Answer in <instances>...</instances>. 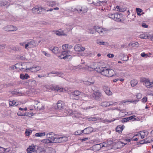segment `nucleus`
<instances>
[{
    "label": "nucleus",
    "instance_id": "f257e3e1",
    "mask_svg": "<svg viewBox=\"0 0 153 153\" xmlns=\"http://www.w3.org/2000/svg\"><path fill=\"white\" fill-rule=\"evenodd\" d=\"M97 71L101 73L102 75L107 77H112L115 75V73L113 70L108 68L106 67H100Z\"/></svg>",
    "mask_w": 153,
    "mask_h": 153
},
{
    "label": "nucleus",
    "instance_id": "f03ea898",
    "mask_svg": "<svg viewBox=\"0 0 153 153\" xmlns=\"http://www.w3.org/2000/svg\"><path fill=\"white\" fill-rule=\"evenodd\" d=\"M140 82L143 83V85L148 88H153V80L151 81L149 78L142 77L140 78Z\"/></svg>",
    "mask_w": 153,
    "mask_h": 153
},
{
    "label": "nucleus",
    "instance_id": "7ed1b4c3",
    "mask_svg": "<svg viewBox=\"0 0 153 153\" xmlns=\"http://www.w3.org/2000/svg\"><path fill=\"white\" fill-rule=\"evenodd\" d=\"M30 104L31 105H33L34 108L36 107L37 109L39 111L43 110L45 108L44 106L42 103L36 100L30 101Z\"/></svg>",
    "mask_w": 153,
    "mask_h": 153
},
{
    "label": "nucleus",
    "instance_id": "20e7f679",
    "mask_svg": "<svg viewBox=\"0 0 153 153\" xmlns=\"http://www.w3.org/2000/svg\"><path fill=\"white\" fill-rule=\"evenodd\" d=\"M82 97H85V94L79 91H75L72 93L71 97L73 100H78Z\"/></svg>",
    "mask_w": 153,
    "mask_h": 153
},
{
    "label": "nucleus",
    "instance_id": "39448f33",
    "mask_svg": "<svg viewBox=\"0 0 153 153\" xmlns=\"http://www.w3.org/2000/svg\"><path fill=\"white\" fill-rule=\"evenodd\" d=\"M70 53L69 51H62L61 54L58 56L61 59H70L72 58L71 56L69 55Z\"/></svg>",
    "mask_w": 153,
    "mask_h": 153
},
{
    "label": "nucleus",
    "instance_id": "423d86ee",
    "mask_svg": "<svg viewBox=\"0 0 153 153\" xmlns=\"http://www.w3.org/2000/svg\"><path fill=\"white\" fill-rule=\"evenodd\" d=\"M40 153H55V150L51 147H44L40 149Z\"/></svg>",
    "mask_w": 153,
    "mask_h": 153
},
{
    "label": "nucleus",
    "instance_id": "0eeeda50",
    "mask_svg": "<svg viewBox=\"0 0 153 153\" xmlns=\"http://www.w3.org/2000/svg\"><path fill=\"white\" fill-rule=\"evenodd\" d=\"M117 102H113V101H104L102 102L100 105L104 107L109 106L111 105L116 106L118 104Z\"/></svg>",
    "mask_w": 153,
    "mask_h": 153
},
{
    "label": "nucleus",
    "instance_id": "6e6552de",
    "mask_svg": "<svg viewBox=\"0 0 153 153\" xmlns=\"http://www.w3.org/2000/svg\"><path fill=\"white\" fill-rule=\"evenodd\" d=\"M94 29L100 35H103L108 31V29L106 28H103L98 26H95Z\"/></svg>",
    "mask_w": 153,
    "mask_h": 153
},
{
    "label": "nucleus",
    "instance_id": "1a4fd4ad",
    "mask_svg": "<svg viewBox=\"0 0 153 153\" xmlns=\"http://www.w3.org/2000/svg\"><path fill=\"white\" fill-rule=\"evenodd\" d=\"M3 29L7 31H14L17 30V28L11 25H7L4 27Z\"/></svg>",
    "mask_w": 153,
    "mask_h": 153
},
{
    "label": "nucleus",
    "instance_id": "9d476101",
    "mask_svg": "<svg viewBox=\"0 0 153 153\" xmlns=\"http://www.w3.org/2000/svg\"><path fill=\"white\" fill-rule=\"evenodd\" d=\"M149 134V132L147 131H140L137 133V134L134 135V137L136 136H140L141 139H143L145 137L147 136Z\"/></svg>",
    "mask_w": 153,
    "mask_h": 153
},
{
    "label": "nucleus",
    "instance_id": "9b49d317",
    "mask_svg": "<svg viewBox=\"0 0 153 153\" xmlns=\"http://www.w3.org/2000/svg\"><path fill=\"white\" fill-rule=\"evenodd\" d=\"M113 143L111 140H109L105 142H104L102 143V147H106L111 148L113 146Z\"/></svg>",
    "mask_w": 153,
    "mask_h": 153
},
{
    "label": "nucleus",
    "instance_id": "f8f14e48",
    "mask_svg": "<svg viewBox=\"0 0 153 153\" xmlns=\"http://www.w3.org/2000/svg\"><path fill=\"white\" fill-rule=\"evenodd\" d=\"M44 10H45V9L42 7H34L32 10V12L33 13L36 14H40L42 11Z\"/></svg>",
    "mask_w": 153,
    "mask_h": 153
},
{
    "label": "nucleus",
    "instance_id": "ddd939ff",
    "mask_svg": "<svg viewBox=\"0 0 153 153\" xmlns=\"http://www.w3.org/2000/svg\"><path fill=\"white\" fill-rule=\"evenodd\" d=\"M64 106V104L63 102L61 100H59L55 105V108L56 109L61 110L63 109Z\"/></svg>",
    "mask_w": 153,
    "mask_h": 153
},
{
    "label": "nucleus",
    "instance_id": "4468645a",
    "mask_svg": "<svg viewBox=\"0 0 153 153\" xmlns=\"http://www.w3.org/2000/svg\"><path fill=\"white\" fill-rule=\"evenodd\" d=\"M27 63H18L17 64H20V65H19V68H17L18 69L22 71H25L26 70H27L28 68H27V67L26 66V64Z\"/></svg>",
    "mask_w": 153,
    "mask_h": 153
},
{
    "label": "nucleus",
    "instance_id": "2eb2a0df",
    "mask_svg": "<svg viewBox=\"0 0 153 153\" xmlns=\"http://www.w3.org/2000/svg\"><path fill=\"white\" fill-rule=\"evenodd\" d=\"M50 89L52 90H55L58 91L62 92L63 91V88L58 86L51 85L50 86Z\"/></svg>",
    "mask_w": 153,
    "mask_h": 153
},
{
    "label": "nucleus",
    "instance_id": "dca6fc26",
    "mask_svg": "<svg viewBox=\"0 0 153 153\" xmlns=\"http://www.w3.org/2000/svg\"><path fill=\"white\" fill-rule=\"evenodd\" d=\"M68 140V138L66 137H56V143H62L67 141Z\"/></svg>",
    "mask_w": 153,
    "mask_h": 153
},
{
    "label": "nucleus",
    "instance_id": "f3484780",
    "mask_svg": "<svg viewBox=\"0 0 153 153\" xmlns=\"http://www.w3.org/2000/svg\"><path fill=\"white\" fill-rule=\"evenodd\" d=\"M102 143L94 145L92 147V149L94 151H97L100 150L101 148H103L102 145Z\"/></svg>",
    "mask_w": 153,
    "mask_h": 153
},
{
    "label": "nucleus",
    "instance_id": "a211bd4d",
    "mask_svg": "<svg viewBox=\"0 0 153 153\" xmlns=\"http://www.w3.org/2000/svg\"><path fill=\"white\" fill-rule=\"evenodd\" d=\"M78 8L79 9V10L75 8L74 10H72V11L74 12L75 11H77L78 13L82 12V13H85L87 12L88 10L87 8L86 7H81V8L78 7Z\"/></svg>",
    "mask_w": 153,
    "mask_h": 153
},
{
    "label": "nucleus",
    "instance_id": "6ab92c4d",
    "mask_svg": "<svg viewBox=\"0 0 153 153\" xmlns=\"http://www.w3.org/2000/svg\"><path fill=\"white\" fill-rule=\"evenodd\" d=\"M74 49L77 51H82L85 50V48L82 47L81 45L78 44L75 46Z\"/></svg>",
    "mask_w": 153,
    "mask_h": 153
},
{
    "label": "nucleus",
    "instance_id": "aec40b11",
    "mask_svg": "<svg viewBox=\"0 0 153 153\" xmlns=\"http://www.w3.org/2000/svg\"><path fill=\"white\" fill-rule=\"evenodd\" d=\"M41 67L40 66H34L31 67L30 68H29V71L32 72H35L41 70Z\"/></svg>",
    "mask_w": 153,
    "mask_h": 153
},
{
    "label": "nucleus",
    "instance_id": "412c9836",
    "mask_svg": "<svg viewBox=\"0 0 153 153\" xmlns=\"http://www.w3.org/2000/svg\"><path fill=\"white\" fill-rule=\"evenodd\" d=\"M101 93L99 91L94 92L93 94V97L94 99L97 100L101 96Z\"/></svg>",
    "mask_w": 153,
    "mask_h": 153
},
{
    "label": "nucleus",
    "instance_id": "4be33fe9",
    "mask_svg": "<svg viewBox=\"0 0 153 153\" xmlns=\"http://www.w3.org/2000/svg\"><path fill=\"white\" fill-rule=\"evenodd\" d=\"M93 130L91 127L87 128L83 130V133L85 134H88L91 133Z\"/></svg>",
    "mask_w": 153,
    "mask_h": 153
},
{
    "label": "nucleus",
    "instance_id": "5701e85b",
    "mask_svg": "<svg viewBox=\"0 0 153 153\" xmlns=\"http://www.w3.org/2000/svg\"><path fill=\"white\" fill-rule=\"evenodd\" d=\"M122 17V15L121 14L115 13L114 20L117 22H120Z\"/></svg>",
    "mask_w": 153,
    "mask_h": 153
},
{
    "label": "nucleus",
    "instance_id": "b1692460",
    "mask_svg": "<svg viewBox=\"0 0 153 153\" xmlns=\"http://www.w3.org/2000/svg\"><path fill=\"white\" fill-rule=\"evenodd\" d=\"M36 146L34 144L29 146V153L35 152L37 150V148L36 147Z\"/></svg>",
    "mask_w": 153,
    "mask_h": 153
},
{
    "label": "nucleus",
    "instance_id": "393cba45",
    "mask_svg": "<svg viewBox=\"0 0 153 153\" xmlns=\"http://www.w3.org/2000/svg\"><path fill=\"white\" fill-rule=\"evenodd\" d=\"M65 111L66 113H67L68 115H71L72 114H73L76 117H79V114L76 112H74L73 113H71L72 111L71 110H69L68 111L67 110H65Z\"/></svg>",
    "mask_w": 153,
    "mask_h": 153
},
{
    "label": "nucleus",
    "instance_id": "a878e982",
    "mask_svg": "<svg viewBox=\"0 0 153 153\" xmlns=\"http://www.w3.org/2000/svg\"><path fill=\"white\" fill-rule=\"evenodd\" d=\"M48 49L55 54H57L59 52V48L57 47H54L53 48L50 47Z\"/></svg>",
    "mask_w": 153,
    "mask_h": 153
},
{
    "label": "nucleus",
    "instance_id": "bb28decb",
    "mask_svg": "<svg viewBox=\"0 0 153 153\" xmlns=\"http://www.w3.org/2000/svg\"><path fill=\"white\" fill-rule=\"evenodd\" d=\"M126 144L124 143H123L120 141H118L114 145L116 146V148L119 149L123 147Z\"/></svg>",
    "mask_w": 153,
    "mask_h": 153
},
{
    "label": "nucleus",
    "instance_id": "cd10ccee",
    "mask_svg": "<svg viewBox=\"0 0 153 153\" xmlns=\"http://www.w3.org/2000/svg\"><path fill=\"white\" fill-rule=\"evenodd\" d=\"M73 46L67 44L63 45L62 46V48L65 51H66L67 49H71L72 48Z\"/></svg>",
    "mask_w": 153,
    "mask_h": 153
},
{
    "label": "nucleus",
    "instance_id": "c85d7f7f",
    "mask_svg": "<svg viewBox=\"0 0 153 153\" xmlns=\"http://www.w3.org/2000/svg\"><path fill=\"white\" fill-rule=\"evenodd\" d=\"M39 43L33 40H31L29 42V45L32 46V47H36L38 45Z\"/></svg>",
    "mask_w": 153,
    "mask_h": 153
},
{
    "label": "nucleus",
    "instance_id": "c756f323",
    "mask_svg": "<svg viewBox=\"0 0 153 153\" xmlns=\"http://www.w3.org/2000/svg\"><path fill=\"white\" fill-rule=\"evenodd\" d=\"M55 33L57 35L59 36H66V34L63 31L59 30L56 31Z\"/></svg>",
    "mask_w": 153,
    "mask_h": 153
},
{
    "label": "nucleus",
    "instance_id": "7c9ffc66",
    "mask_svg": "<svg viewBox=\"0 0 153 153\" xmlns=\"http://www.w3.org/2000/svg\"><path fill=\"white\" fill-rule=\"evenodd\" d=\"M48 5L50 7H53L56 5L58 6L59 4L57 3L55 1H51L48 2Z\"/></svg>",
    "mask_w": 153,
    "mask_h": 153
},
{
    "label": "nucleus",
    "instance_id": "2f4dec72",
    "mask_svg": "<svg viewBox=\"0 0 153 153\" xmlns=\"http://www.w3.org/2000/svg\"><path fill=\"white\" fill-rule=\"evenodd\" d=\"M124 127L123 126H117L116 128V132L119 133H121Z\"/></svg>",
    "mask_w": 153,
    "mask_h": 153
},
{
    "label": "nucleus",
    "instance_id": "473e14b6",
    "mask_svg": "<svg viewBox=\"0 0 153 153\" xmlns=\"http://www.w3.org/2000/svg\"><path fill=\"white\" fill-rule=\"evenodd\" d=\"M19 65H20V64H16L14 65H13L11 66H10L9 68L10 70H13L16 69H18L17 68H19Z\"/></svg>",
    "mask_w": 153,
    "mask_h": 153
},
{
    "label": "nucleus",
    "instance_id": "72a5a7b5",
    "mask_svg": "<svg viewBox=\"0 0 153 153\" xmlns=\"http://www.w3.org/2000/svg\"><path fill=\"white\" fill-rule=\"evenodd\" d=\"M49 140L50 141L51 143H56V137H53L52 136L50 137H48Z\"/></svg>",
    "mask_w": 153,
    "mask_h": 153
},
{
    "label": "nucleus",
    "instance_id": "f704fd0d",
    "mask_svg": "<svg viewBox=\"0 0 153 153\" xmlns=\"http://www.w3.org/2000/svg\"><path fill=\"white\" fill-rule=\"evenodd\" d=\"M83 69L88 70L90 71H91L94 69V68H93L91 65L90 66L85 65V67H83L82 68Z\"/></svg>",
    "mask_w": 153,
    "mask_h": 153
},
{
    "label": "nucleus",
    "instance_id": "c9c22d12",
    "mask_svg": "<svg viewBox=\"0 0 153 153\" xmlns=\"http://www.w3.org/2000/svg\"><path fill=\"white\" fill-rule=\"evenodd\" d=\"M20 77L22 79H27L29 77V76L27 74H26L25 75L23 74H21L20 75Z\"/></svg>",
    "mask_w": 153,
    "mask_h": 153
},
{
    "label": "nucleus",
    "instance_id": "e433bc0d",
    "mask_svg": "<svg viewBox=\"0 0 153 153\" xmlns=\"http://www.w3.org/2000/svg\"><path fill=\"white\" fill-rule=\"evenodd\" d=\"M29 82H30L31 86L32 87L34 88L36 85V82L35 80H29Z\"/></svg>",
    "mask_w": 153,
    "mask_h": 153
},
{
    "label": "nucleus",
    "instance_id": "4c0bfd02",
    "mask_svg": "<svg viewBox=\"0 0 153 153\" xmlns=\"http://www.w3.org/2000/svg\"><path fill=\"white\" fill-rule=\"evenodd\" d=\"M137 81L136 80L133 79L131 81V85L132 87H134L137 85Z\"/></svg>",
    "mask_w": 153,
    "mask_h": 153
},
{
    "label": "nucleus",
    "instance_id": "58836bf2",
    "mask_svg": "<svg viewBox=\"0 0 153 153\" xmlns=\"http://www.w3.org/2000/svg\"><path fill=\"white\" fill-rule=\"evenodd\" d=\"M45 135V132H39L35 134L36 137H43Z\"/></svg>",
    "mask_w": 153,
    "mask_h": 153
},
{
    "label": "nucleus",
    "instance_id": "ea45409f",
    "mask_svg": "<svg viewBox=\"0 0 153 153\" xmlns=\"http://www.w3.org/2000/svg\"><path fill=\"white\" fill-rule=\"evenodd\" d=\"M49 139L48 138L42 140L41 142L44 144V145H45L48 143H51Z\"/></svg>",
    "mask_w": 153,
    "mask_h": 153
},
{
    "label": "nucleus",
    "instance_id": "a19ab883",
    "mask_svg": "<svg viewBox=\"0 0 153 153\" xmlns=\"http://www.w3.org/2000/svg\"><path fill=\"white\" fill-rule=\"evenodd\" d=\"M94 83V80L92 79H89V81H86L85 82V84L88 85H90L91 84H93Z\"/></svg>",
    "mask_w": 153,
    "mask_h": 153
},
{
    "label": "nucleus",
    "instance_id": "79ce46f5",
    "mask_svg": "<svg viewBox=\"0 0 153 153\" xmlns=\"http://www.w3.org/2000/svg\"><path fill=\"white\" fill-rule=\"evenodd\" d=\"M89 121H95L99 120V118L95 117H93L88 118Z\"/></svg>",
    "mask_w": 153,
    "mask_h": 153
},
{
    "label": "nucleus",
    "instance_id": "37998d69",
    "mask_svg": "<svg viewBox=\"0 0 153 153\" xmlns=\"http://www.w3.org/2000/svg\"><path fill=\"white\" fill-rule=\"evenodd\" d=\"M10 106H16L18 104H16V102L15 101L13 100V101H10L9 102Z\"/></svg>",
    "mask_w": 153,
    "mask_h": 153
},
{
    "label": "nucleus",
    "instance_id": "c03bdc74",
    "mask_svg": "<svg viewBox=\"0 0 153 153\" xmlns=\"http://www.w3.org/2000/svg\"><path fill=\"white\" fill-rule=\"evenodd\" d=\"M139 36L140 38L143 39H146L147 38L149 37V36L147 34H145L143 33L140 34Z\"/></svg>",
    "mask_w": 153,
    "mask_h": 153
},
{
    "label": "nucleus",
    "instance_id": "a18cd8bd",
    "mask_svg": "<svg viewBox=\"0 0 153 153\" xmlns=\"http://www.w3.org/2000/svg\"><path fill=\"white\" fill-rule=\"evenodd\" d=\"M7 4V2L6 1L3 0H0V6L3 5L5 6Z\"/></svg>",
    "mask_w": 153,
    "mask_h": 153
},
{
    "label": "nucleus",
    "instance_id": "49530a36",
    "mask_svg": "<svg viewBox=\"0 0 153 153\" xmlns=\"http://www.w3.org/2000/svg\"><path fill=\"white\" fill-rule=\"evenodd\" d=\"M136 10L137 15H140V13L142 12V10L140 8H136Z\"/></svg>",
    "mask_w": 153,
    "mask_h": 153
},
{
    "label": "nucleus",
    "instance_id": "de8ad7c7",
    "mask_svg": "<svg viewBox=\"0 0 153 153\" xmlns=\"http://www.w3.org/2000/svg\"><path fill=\"white\" fill-rule=\"evenodd\" d=\"M108 16L109 18L114 20V17H115V13H109L108 14Z\"/></svg>",
    "mask_w": 153,
    "mask_h": 153
},
{
    "label": "nucleus",
    "instance_id": "09e8293b",
    "mask_svg": "<svg viewBox=\"0 0 153 153\" xmlns=\"http://www.w3.org/2000/svg\"><path fill=\"white\" fill-rule=\"evenodd\" d=\"M83 133V130H79L74 132V134L75 135H78Z\"/></svg>",
    "mask_w": 153,
    "mask_h": 153
},
{
    "label": "nucleus",
    "instance_id": "8fccbe9b",
    "mask_svg": "<svg viewBox=\"0 0 153 153\" xmlns=\"http://www.w3.org/2000/svg\"><path fill=\"white\" fill-rule=\"evenodd\" d=\"M105 92L106 94L109 96L111 95L112 94V93L110 90V89L108 90H106Z\"/></svg>",
    "mask_w": 153,
    "mask_h": 153
},
{
    "label": "nucleus",
    "instance_id": "3c124183",
    "mask_svg": "<svg viewBox=\"0 0 153 153\" xmlns=\"http://www.w3.org/2000/svg\"><path fill=\"white\" fill-rule=\"evenodd\" d=\"M97 44L100 45H104L105 44V42L103 41H101L99 40H97Z\"/></svg>",
    "mask_w": 153,
    "mask_h": 153
},
{
    "label": "nucleus",
    "instance_id": "603ef678",
    "mask_svg": "<svg viewBox=\"0 0 153 153\" xmlns=\"http://www.w3.org/2000/svg\"><path fill=\"white\" fill-rule=\"evenodd\" d=\"M138 100H136L135 101H126V100H123L122 101V102H121V103H126L127 102H130L131 103V102H137L138 101Z\"/></svg>",
    "mask_w": 153,
    "mask_h": 153
},
{
    "label": "nucleus",
    "instance_id": "864d4df0",
    "mask_svg": "<svg viewBox=\"0 0 153 153\" xmlns=\"http://www.w3.org/2000/svg\"><path fill=\"white\" fill-rule=\"evenodd\" d=\"M42 53L45 56H46L47 57H50L51 56V55L47 53L45 51H42Z\"/></svg>",
    "mask_w": 153,
    "mask_h": 153
},
{
    "label": "nucleus",
    "instance_id": "5fc2aeb1",
    "mask_svg": "<svg viewBox=\"0 0 153 153\" xmlns=\"http://www.w3.org/2000/svg\"><path fill=\"white\" fill-rule=\"evenodd\" d=\"M93 3L94 4V5L97 6H102V2L101 1H99L98 2H97V3L93 2Z\"/></svg>",
    "mask_w": 153,
    "mask_h": 153
},
{
    "label": "nucleus",
    "instance_id": "6e6d98bb",
    "mask_svg": "<svg viewBox=\"0 0 153 153\" xmlns=\"http://www.w3.org/2000/svg\"><path fill=\"white\" fill-rule=\"evenodd\" d=\"M151 134L152 135V136L153 137L151 140H147L146 141V143H150L151 142L153 141V130L151 132Z\"/></svg>",
    "mask_w": 153,
    "mask_h": 153
},
{
    "label": "nucleus",
    "instance_id": "4d7b16f0",
    "mask_svg": "<svg viewBox=\"0 0 153 153\" xmlns=\"http://www.w3.org/2000/svg\"><path fill=\"white\" fill-rule=\"evenodd\" d=\"M142 102L145 103L147 101V97H144L142 100Z\"/></svg>",
    "mask_w": 153,
    "mask_h": 153
},
{
    "label": "nucleus",
    "instance_id": "13d9d810",
    "mask_svg": "<svg viewBox=\"0 0 153 153\" xmlns=\"http://www.w3.org/2000/svg\"><path fill=\"white\" fill-rule=\"evenodd\" d=\"M109 88L107 86L104 85L103 86V89L105 92L106 90H108Z\"/></svg>",
    "mask_w": 153,
    "mask_h": 153
},
{
    "label": "nucleus",
    "instance_id": "bf43d9fd",
    "mask_svg": "<svg viewBox=\"0 0 153 153\" xmlns=\"http://www.w3.org/2000/svg\"><path fill=\"white\" fill-rule=\"evenodd\" d=\"M135 117L136 116L135 115H133L129 117V120H132L133 121L135 120Z\"/></svg>",
    "mask_w": 153,
    "mask_h": 153
},
{
    "label": "nucleus",
    "instance_id": "052dcab7",
    "mask_svg": "<svg viewBox=\"0 0 153 153\" xmlns=\"http://www.w3.org/2000/svg\"><path fill=\"white\" fill-rule=\"evenodd\" d=\"M140 55L142 57H147L149 56H148V55L147 54H146L145 53H141L140 54Z\"/></svg>",
    "mask_w": 153,
    "mask_h": 153
},
{
    "label": "nucleus",
    "instance_id": "680f3d73",
    "mask_svg": "<svg viewBox=\"0 0 153 153\" xmlns=\"http://www.w3.org/2000/svg\"><path fill=\"white\" fill-rule=\"evenodd\" d=\"M116 8L117 9V10L118 11L122 12L123 10L122 8H121L120 7L118 6H117L116 7Z\"/></svg>",
    "mask_w": 153,
    "mask_h": 153
},
{
    "label": "nucleus",
    "instance_id": "e2e57ef3",
    "mask_svg": "<svg viewBox=\"0 0 153 153\" xmlns=\"http://www.w3.org/2000/svg\"><path fill=\"white\" fill-rule=\"evenodd\" d=\"M19 58V59L21 60H22L25 61L26 60V58L25 57V56H19V57L18 58Z\"/></svg>",
    "mask_w": 153,
    "mask_h": 153
},
{
    "label": "nucleus",
    "instance_id": "0e129e2a",
    "mask_svg": "<svg viewBox=\"0 0 153 153\" xmlns=\"http://www.w3.org/2000/svg\"><path fill=\"white\" fill-rule=\"evenodd\" d=\"M142 94L140 93L136 95V98L138 99H140L142 97Z\"/></svg>",
    "mask_w": 153,
    "mask_h": 153
},
{
    "label": "nucleus",
    "instance_id": "69168bd1",
    "mask_svg": "<svg viewBox=\"0 0 153 153\" xmlns=\"http://www.w3.org/2000/svg\"><path fill=\"white\" fill-rule=\"evenodd\" d=\"M54 134L53 132H50L48 134H46V136L47 137H51V135H53Z\"/></svg>",
    "mask_w": 153,
    "mask_h": 153
},
{
    "label": "nucleus",
    "instance_id": "338daca9",
    "mask_svg": "<svg viewBox=\"0 0 153 153\" xmlns=\"http://www.w3.org/2000/svg\"><path fill=\"white\" fill-rule=\"evenodd\" d=\"M107 56L109 58H113L114 56V55L113 54L109 53L107 55Z\"/></svg>",
    "mask_w": 153,
    "mask_h": 153
},
{
    "label": "nucleus",
    "instance_id": "774afa93",
    "mask_svg": "<svg viewBox=\"0 0 153 153\" xmlns=\"http://www.w3.org/2000/svg\"><path fill=\"white\" fill-rule=\"evenodd\" d=\"M142 26L143 27L145 28H147L148 27V26L147 25L144 23H142Z\"/></svg>",
    "mask_w": 153,
    "mask_h": 153
}]
</instances>
